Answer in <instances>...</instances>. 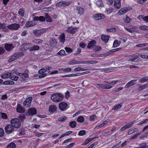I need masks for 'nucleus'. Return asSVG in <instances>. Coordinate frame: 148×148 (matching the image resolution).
Instances as JSON below:
<instances>
[{"label":"nucleus","instance_id":"f257e3e1","mask_svg":"<svg viewBox=\"0 0 148 148\" xmlns=\"http://www.w3.org/2000/svg\"><path fill=\"white\" fill-rule=\"evenodd\" d=\"M64 95L60 93H55L51 95V99L55 102H58L62 100Z\"/></svg>","mask_w":148,"mask_h":148},{"label":"nucleus","instance_id":"f03ea898","mask_svg":"<svg viewBox=\"0 0 148 148\" xmlns=\"http://www.w3.org/2000/svg\"><path fill=\"white\" fill-rule=\"evenodd\" d=\"M24 55L23 52H20L14 53L8 60L9 62H11L21 57Z\"/></svg>","mask_w":148,"mask_h":148},{"label":"nucleus","instance_id":"7ed1b4c3","mask_svg":"<svg viewBox=\"0 0 148 148\" xmlns=\"http://www.w3.org/2000/svg\"><path fill=\"white\" fill-rule=\"evenodd\" d=\"M10 122L12 126L15 128H19L21 125L20 121L17 118L12 119L11 120Z\"/></svg>","mask_w":148,"mask_h":148},{"label":"nucleus","instance_id":"20e7f679","mask_svg":"<svg viewBox=\"0 0 148 148\" xmlns=\"http://www.w3.org/2000/svg\"><path fill=\"white\" fill-rule=\"evenodd\" d=\"M68 104L65 102H61L58 105L59 109L62 111H66L69 108Z\"/></svg>","mask_w":148,"mask_h":148},{"label":"nucleus","instance_id":"39448f33","mask_svg":"<svg viewBox=\"0 0 148 148\" xmlns=\"http://www.w3.org/2000/svg\"><path fill=\"white\" fill-rule=\"evenodd\" d=\"M32 97H31L27 98L23 103V106L25 107H29L31 104V103L32 99Z\"/></svg>","mask_w":148,"mask_h":148},{"label":"nucleus","instance_id":"423d86ee","mask_svg":"<svg viewBox=\"0 0 148 148\" xmlns=\"http://www.w3.org/2000/svg\"><path fill=\"white\" fill-rule=\"evenodd\" d=\"M46 32V29H42L39 30H35L34 32L33 33L36 36L39 37Z\"/></svg>","mask_w":148,"mask_h":148},{"label":"nucleus","instance_id":"0eeeda50","mask_svg":"<svg viewBox=\"0 0 148 148\" xmlns=\"http://www.w3.org/2000/svg\"><path fill=\"white\" fill-rule=\"evenodd\" d=\"M37 111L34 108H29L27 112L26 113V115H34L36 114Z\"/></svg>","mask_w":148,"mask_h":148},{"label":"nucleus","instance_id":"6e6552de","mask_svg":"<svg viewBox=\"0 0 148 148\" xmlns=\"http://www.w3.org/2000/svg\"><path fill=\"white\" fill-rule=\"evenodd\" d=\"M14 130V127L10 124L7 125L5 128V131L7 133H11Z\"/></svg>","mask_w":148,"mask_h":148},{"label":"nucleus","instance_id":"1a4fd4ad","mask_svg":"<svg viewBox=\"0 0 148 148\" xmlns=\"http://www.w3.org/2000/svg\"><path fill=\"white\" fill-rule=\"evenodd\" d=\"M20 27L19 24L14 23L7 26V27L11 29H18Z\"/></svg>","mask_w":148,"mask_h":148},{"label":"nucleus","instance_id":"9d476101","mask_svg":"<svg viewBox=\"0 0 148 148\" xmlns=\"http://www.w3.org/2000/svg\"><path fill=\"white\" fill-rule=\"evenodd\" d=\"M77 28L76 27H69L66 29V31L70 34H73L77 32Z\"/></svg>","mask_w":148,"mask_h":148},{"label":"nucleus","instance_id":"9b49d317","mask_svg":"<svg viewBox=\"0 0 148 148\" xmlns=\"http://www.w3.org/2000/svg\"><path fill=\"white\" fill-rule=\"evenodd\" d=\"M93 17L95 20H99L104 18H105V16L103 14H98L93 15Z\"/></svg>","mask_w":148,"mask_h":148},{"label":"nucleus","instance_id":"f8f14e48","mask_svg":"<svg viewBox=\"0 0 148 148\" xmlns=\"http://www.w3.org/2000/svg\"><path fill=\"white\" fill-rule=\"evenodd\" d=\"M31 44L29 43H25L22 44L21 46V49L23 51H25L28 49H29V45H30Z\"/></svg>","mask_w":148,"mask_h":148},{"label":"nucleus","instance_id":"ddd939ff","mask_svg":"<svg viewBox=\"0 0 148 148\" xmlns=\"http://www.w3.org/2000/svg\"><path fill=\"white\" fill-rule=\"evenodd\" d=\"M36 23L34 21H27L26 22L25 26L26 27H29L35 25Z\"/></svg>","mask_w":148,"mask_h":148},{"label":"nucleus","instance_id":"4468645a","mask_svg":"<svg viewBox=\"0 0 148 148\" xmlns=\"http://www.w3.org/2000/svg\"><path fill=\"white\" fill-rule=\"evenodd\" d=\"M134 55L135 54H133L129 56L131 57L134 56V57L132 59H130L129 60V61L135 62H138V59H139V56H138V55L134 56Z\"/></svg>","mask_w":148,"mask_h":148},{"label":"nucleus","instance_id":"2eb2a0df","mask_svg":"<svg viewBox=\"0 0 148 148\" xmlns=\"http://www.w3.org/2000/svg\"><path fill=\"white\" fill-rule=\"evenodd\" d=\"M109 37L110 36L109 35H101V39L103 42L107 43L109 40Z\"/></svg>","mask_w":148,"mask_h":148},{"label":"nucleus","instance_id":"dca6fc26","mask_svg":"<svg viewBox=\"0 0 148 148\" xmlns=\"http://www.w3.org/2000/svg\"><path fill=\"white\" fill-rule=\"evenodd\" d=\"M76 10L78 14H79L80 15L83 14L84 12V9L80 6L77 7Z\"/></svg>","mask_w":148,"mask_h":148},{"label":"nucleus","instance_id":"f3484780","mask_svg":"<svg viewBox=\"0 0 148 148\" xmlns=\"http://www.w3.org/2000/svg\"><path fill=\"white\" fill-rule=\"evenodd\" d=\"M137 81V79L133 80L130 81L129 82H128L125 86L124 87L125 88H128L134 84L136 81Z\"/></svg>","mask_w":148,"mask_h":148},{"label":"nucleus","instance_id":"a211bd4d","mask_svg":"<svg viewBox=\"0 0 148 148\" xmlns=\"http://www.w3.org/2000/svg\"><path fill=\"white\" fill-rule=\"evenodd\" d=\"M121 0H114V8L119 9L121 6L120 3Z\"/></svg>","mask_w":148,"mask_h":148},{"label":"nucleus","instance_id":"6ab92c4d","mask_svg":"<svg viewBox=\"0 0 148 148\" xmlns=\"http://www.w3.org/2000/svg\"><path fill=\"white\" fill-rule=\"evenodd\" d=\"M14 47L12 44H5L4 47L5 49L8 51L11 50Z\"/></svg>","mask_w":148,"mask_h":148},{"label":"nucleus","instance_id":"aec40b11","mask_svg":"<svg viewBox=\"0 0 148 148\" xmlns=\"http://www.w3.org/2000/svg\"><path fill=\"white\" fill-rule=\"evenodd\" d=\"M96 43V41L95 40H91L88 43L87 47L88 48H93V46L95 45V44Z\"/></svg>","mask_w":148,"mask_h":148},{"label":"nucleus","instance_id":"412c9836","mask_svg":"<svg viewBox=\"0 0 148 148\" xmlns=\"http://www.w3.org/2000/svg\"><path fill=\"white\" fill-rule=\"evenodd\" d=\"M17 111L19 113H23L25 111V110L24 108L21 107L20 104L18 105L17 108Z\"/></svg>","mask_w":148,"mask_h":148},{"label":"nucleus","instance_id":"4be33fe9","mask_svg":"<svg viewBox=\"0 0 148 148\" xmlns=\"http://www.w3.org/2000/svg\"><path fill=\"white\" fill-rule=\"evenodd\" d=\"M3 31L7 32L8 29L6 28V25L5 23H1L0 22V29Z\"/></svg>","mask_w":148,"mask_h":148},{"label":"nucleus","instance_id":"5701e85b","mask_svg":"<svg viewBox=\"0 0 148 148\" xmlns=\"http://www.w3.org/2000/svg\"><path fill=\"white\" fill-rule=\"evenodd\" d=\"M57 107L55 105H51L49 106V111L51 112H53L56 110Z\"/></svg>","mask_w":148,"mask_h":148},{"label":"nucleus","instance_id":"b1692460","mask_svg":"<svg viewBox=\"0 0 148 148\" xmlns=\"http://www.w3.org/2000/svg\"><path fill=\"white\" fill-rule=\"evenodd\" d=\"M50 43L51 47H54L57 45V42L56 39L54 38L50 40Z\"/></svg>","mask_w":148,"mask_h":148},{"label":"nucleus","instance_id":"393cba45","mask_svg":"<svg viewBox=\"0 0 148 148\" xmlns=\"http://www.w3.org/2000/svg\"><path fill=\"white\" fill-rule=\"evenodd\" d=\"M40 49V47L39 46L37 45H34L33 46L29 48V50L31 51L38 50Z\"/></svg>","mask_w":148,"mask_h":148},{"label":"nucleus","instance_id":"a878e982","mask_svg":"<svg viewBox=\"0 0 148 148\" xmlns=\"http://www.w3.org/2000/svg\"><path fill=\"white\" fill-rule=\"evenodd\" d=\"M82 64H83V61H78L75 60H71L69 62V64L72 65Z\"/></svg>","mask_w":148,"mask_h":148},{"label":"nucleus","instance_id":"bb28decb","mask_svg":"<svg viewBox=\"0 0 148 148\" xmlns=\"http://www.w3.org/2000/svg\"><path fill=\"white\" fill-rule=\"evenodd\" d=\"M65 34L64 33H62L60 36L59 37V39L60 40V42L63 43L65 41Z\"/></svg>","mask_w":148,"mask_h":148},{"label":"nucleus","instance_id":"cd10ccee","mask_svg":"<svg viewBox=\"0 0 148 148\" xmlns=\"http://www.w3.org/2000/svg\"><path fill=\"white\" fill-rule=\"evenodd\" d=\"M123 105L122 103H121L119 104H118L115 106L113 107L112 110H116L121 108Z\"/></svg>","mask_w":148,"mask_h":148},{"label":"nucleus","instance_id":"c85d7f7f","mask_svg":"<svg viewBox=\"0 0 148 148\" xmlns=\"http://www.w3.org/2000/svg\"><path fill=\"white\" fill-rule=\"evenodd\" d=\"M97 62V61L93 60L88 61H83V64H96Z\"/></svg>","mask_w":148,"mask_h":148},{"label":"nucleus","instance_id":"c756f323","mask_svg":"<svg viewBox=\"0 0 148 148\" xmlns=\"http://www.w3.org/2000/svg\"><path fill=\"white\" fill-rule=\"evenodd\" d=\"M147 81H148V76H146L140 79L138 81V82L140 83H143Z\"/></svg>","mask_w":148,"mask_h":148},{"label":"nucleus","instance_id":"7c9ffc66","mask_svg":"<svg viewBox=\"0 0 148 148\" xmlns=\"http://www.w3.org/2000/svg\"><path fill=\"white\" fill-rule=\"evenodd\" d=\"M77 125V123L76 121H73L71 122L69 124V126L72 128H75Z\"/></svg>","mask_w":148,"mask_h":148},{"label":"nucleus","instance_id":"2f4dec72","mask_svg":"<svg viewBox=\"0 0 148 148\" xmlns=\"http://www.w3.org/2000/svg\"><path fill=\"white\" fill-rule=\"evenodd\" d=\"M43 41L42 40L40 39H35L32 42L38 44L40 43H42L43 42Z\"/></svg>","mask_w":148,"mask_h":148},{"label":"nucleus","instance_id":"473e14b6","mask_svg":"<svg viewBox=\"0 0 148 148\" xmlns=\"http://www.w3.org/2000/svg\"><path fill=\"white\" fill-rule=\"evenodd\" d=\"M128 11L127 9L126 8H122L119 12L121 14H123L126 12H127Z\"/></svg>","mask_w":148,"mask_h":148},{"label":"nucleus","instance_id":"72a5a7b5","mask_svg":"<svg viewBox=\"0 0 148 148\" xmlns=\"http://www.w3.org/2000/svg\"><path fill=\"white\" fill-rule=\"evenodd\" d=\"M45 20L47 22H51L52 20L49 16L47 14H46L45 16Z\"/></svg>","mask_w":148,"mask_h":148},{"label":"nucleus","instance_id":"f704fd0d","mask_svg":"<svg viewBox=\"0 0 148 148\" xmlns=\"http://www.w3.org/2000/svg\"><path fill=\"white\" fill-rule=\"evenodd\" d=\"M63 7L67 6L69 5L72 3L71 1H63Z\"/></svg>","mask_w":148,"mask_h":148},{"label":"nucleus","instance_id":"c9c22d12","mask_svg":"<svg viewBox=\"0 0 148 148\" xmlns=\"http://www.w3.org/2000/svg\"><path fill=\"white\" fill-rule=\"evenodd\" d=\"M16 147L15 144L13 142L11 143L7 146V148H15Z\"/></svg>","mask_w":148,"mask_h":148},{"label":"nucleus","instance_id":"e433bc0d","mask_svg":"<svg viewBox=\"0 0 148 148\" xmlns=\"http://www.w3.org/2000/svg\"><path fill=\"white\" fill-rule=\"evenodd\" d=\"M84 119V117L82 116H79L77 119V121L78 122L83 123Z\"/></svg>","mask_w":148,"mask_h":148},{"label":"nucleus","instance_id":"4c0bfd02","mask_svg":"<svg viewBox=\"0 0 148 148\" xmlns=\"http://www.w3.org/2000/svg\"><path fill=\"white\" fill-rule=\"evenodd\" d=\"M92 49L96 51H98L101 50V47L95 45V46H93Z\"/></svg>","mask_w":148,"mask_h":148},{"label":"nucleus","instance_id":"58836bf2","mask_svg":"<svg viewBox=\"0 0 148 148\" xmlns=\"http://www.w3.org/2000/svg\"><path fill=\"white\" fill-rule=\"evenodd\" d=\"M67 118L65 116H62L59 117L58 118V121H60L64 122L65 120L67 119Z\"/></svg>","mask_w":148,"mask_h":148},{"label":"nucleus","instance_id":"ea45409f","mask_svg":"<svg viewBox=\"0 0 148 148\" xmlns=\"http://www.w3.org/2000/svg\"><path fill=\"white\" fill-rule=\"evenodd\" d=\"M18 14L23 17L24 16V10L23 8L20 9L18 11Z\"/></svg>","mask_w":148,"mask_h":148},{"label":"nucleus","instance_id":"a19ab883","mask_svg":"<svg viewBox=\"0 0 148 148\" xmlns=\"http://www.w3.org/2000/svg\"><path fill=\"white\" fill-rule=\"evenodd\" d=\"M135 122V120H134L125 125V126L126 127L127 129L130 128L132 126Z\"/></svg>","mask_w":148,"mask_h":148},{"label":"nucleus","instance_id":"79ce46f5","mask_svg":"<svg viewBox=\"0 0 148 148\" xmlns=\"http://www.w3.org/2000/svg\"><path fill=\"white\" fill-rule=\"evenodd\" d=\"M96 4L99 7H102L103 6L102 1L101 0H98L96 1Z\"/></svg>","mask_w":148,"mask_h":148},{"label":"nucleus","instance_id":"37998d69","mask_svg":"<svg viewBox=\"0 0 148 148\" xmlns=\"http://www.w3.org/2000/svg\"><path fill=\"white\" fill-rule=\"evenodd\" d=\"M84 87L86 86L89 84V82L87 80H84L82 83Z\"/></svg>","mask_w":148,"mask_h":148},{"label":"nucleus","instance_id":"c03bdc74","mask_svg":"<svg viewBox=\"0 0 148 148\" xmlns=\"http://www.w3.org/2000/svg\"><path fill=\"white\" fill-rule=\"evenodd\" d=\"M147 122H148V119H146L144 121L138 123H137V125H142L144 124H146Z\"/></svg>","mask_w":148,"mask_h":148},{"label":"nucleus","instance_id":"a18cd8bd","mask_svg":"<svg viewBox=\"0 0 148 148\" xmlns=\"http://www.w3.org/2000/svg\"><path fill=\"white\" fill-rule=\"evenodd\" d=\"M65 52L64 50H61L57 53V54L62 56L65 55Z\"/></svg>","mask_w":148,"mask_h":148},{"label":"nucleus","instance_id":"49530a36","mask_svg":"<svg viewBox=\"0 0 148 148\" xmlns=\"http://www.w3.org/2000/svg\"><path fill=\"white\" fill-rule=\"evenodd\" d=\"M10 75L11 79L13 80L16 81L18 78V76L14 75H11L10 73Z\"/></svg>","mask_w":148,"mask_h":148},{"label":"nucleus","instance_id":"de8ad7c7","mask_svg":"<svg viewBox=\"0 0 148 148\" xmlns=\"http://www.w3.org/2000/svg\"><path fill=\"white\" fill-rule=\"evenodd\" d=\"M139 29L143 30H148V26H141L139 27Z\"/></svg>","mask_w":148,"mask_h":148},{"label":"nucleus","instance_id":"09e8293b","mask_svg":"<svg viewBox=\"0 0 148 148\" xmlns=\"http://www.w3.org/2000/svg\"><path fill=\"white\" fill-rule=\"evenodd\" d=\"M9 77V75L8 73H4L1 75V77L3 79L8 78Z\"/></svg>","mask_w":148,"mask_h":148},{"label":"nucleus","instance_id":"8fccbe9b","mask_svg":"<svg viewBox=\"0 0 148 148\" xmlns=\"http://www.w3.org/2000/svg\"><path fill=\"white\" fill-rule=\"evenodd\" d=\"M86 134V131L84 130L80 131L78 133V135L80 136H82Z\"/></svg>","mask_w":148,"mask_h":148},{"label":"nucleus","instance_id":"3c124183","mask_svg":"<svg viewBox=\"0 0 148 148\" xmlns=\"http://www.w3.org/2000/svg\"><path fill=\"white\" fill-rule=\"evenodd\" d=\"M19 131V135L20 136L23 135L25 134V129L24 128L20 129Z\"/></svg>","mask_w":148,"mask_h":148},{"label":"nucleus","instance_id":"603ef678","mask_svg":"<svg viewBox=\"0 0 148 148\" xmlns=\"http://www.w3.org/2000/svg\"><path fill=\"white\" fill-rule=\"evenodd\" d=\"M119 45L118 43V41L117 40H115L113 44V47H116Z\"/></svg>","mask_w":148,"mask_h":148},{"label":"nucleus","instance_id":"864d4df0","mask_svg":"<svg viewBox=\"0 0 148 148\" xmlns=\"http://www.w3.org/2000/svg\"><path fill=\"white\" fill-rule=\"evenodd\" d=\"M139 146L140 148H148V145H146V143H145L140 144Z\"/></svg>","mask_w":148,"mask_h":148},{"label":"nucleus","instance_id":"5fc2aeb1","mask_svg":"<svg viewBox=\"0 0 148 148\" xmlns=\"http://www.w3.org/2000/svg\"><path fill=\"white\" fill-rule=\"evenodd\" d=\"M139 56H140L141 58L143 59H148V56L146 55H143L141 54H138Z\"/></svg>","mask_w":148,"mask_h":148},{"label":"nucleus","instance_id":"6e6d98bb","mask_svg":"<svg viewBox=\"0 0 148 148\" xmlns=\"http://www.w3.org/2000/svg\"><path fill=\"white\" fill-rule=\"evenodd\" d=\"M46 71V70L45 68H42L38 71V73L40 74H43Z\"/></svg>","mask_w":148,"mask_h":148},{"label":"nucleus","instance_id":"4d7b16f0","mask_svg":"<svg viewBox=\"0 0 148 148\" xmlns=\"http://www.w3.org/2000/svg\"><path fill=\"white\" fill-rule=\"evenodd\" d=\"M116 29L115 27H113L111 29H106V31L107 32H114L116 31Z\"/></svg>","mask_w":148,"mask_h":148},{"label":"nucleus","instance_id":"13d9d810","mask_svg":"<svg viewBox=\"0 0 148 148\" xmlns=\"http://www.w3.org/2000/svg\"><path fill=\"white\" fill-rule=\"evenodd\" d=\"M132 19L129 18L128 16H126L125 20H124V22L125 23H129L130 22Z\"/></svg>","mask_w":148,"mask_h":148},{"label":"nucleus","instance_id":"bf43d9fd","mask_svg":"<svg viewBox=\"0 0 148 148\" xmlns=\"http://www.w3.org/2000/svg\"><path fill=\"white\" fill-rule=\"evenodd\" d=\"M90 141L89 140V138L87 139L83 143L82 145H85L88 143L90 142Z\"/></svg>","mask_w":148,"mask_h":148},{"label":"nucleus","instance_id":"052dcab7","mask_svg":"<svg viewBox=\"0 0 148 148\" xmlns=\"http://www.w3.org/2000/svg\"><path fill=\"white\" fill-rule=\"evenodd\" d=\"M65 49L67 52L70 53L72 51V49L69 47H66L65 48Z\"/></svg>","mask_w":148,"mask_h":148},{"label":"nucleus","instance_id":"680f3d73","mask_svg":"<svg viewBox=\"0 0 148 148\" xmlns=\"http://www.w3.org/2000/svg\"><path fill=\"white\" fill-rule=\"evenodd\" d=\"M1 113V117L3 119H7V116L6 114L4 113Z\"/></svg>","mask_w":148,"mask_h":148},{"label":"nucleus","instance_id":"e2e57ef3","mask_svg":"<svg viewBox=\"0 0 148 148\" xmlns=\"http://www.w3.org/2000/svg\"><path fill=\"white\" fill-rule=\"evenodd\" d=\"M79 45L82 48H84L86 46V45L84 43L81 42L79 43Z\"/></svg>","mask_w":148,"mask_h":148},{"label":"nucleus","instance_id":"0e129e2a","mask_svg":"<svg viewBox=\"0 0 148 148\" xmlns=\"http://www.w3.org/2000/svg\"><path fill=\"white\" fill-rule=\"evenodd\" d=\"M5 51L4 49L2 47H0V54L1 55Z\"/></svg>","mask_w":148,"mask_h":148},{"label":"nucleus","instance_id":"69168bd1","mask_svg":"<svg viewBox=\"0 0 148 148\" xmlns=\"http://www.w3.org/2000/svg\"><path fill=\"white\" fill-rule=\"evenodd\" d=\"M105 12L107 14H109L112 12V10H110L109 8H107L106 9Z\"/></svg>","mask_w":148,"mask_h":148},{"label":"nucleus","instance_id":"338daca9","mask_svg":"<svg viewBox=\"0 0 148 148\" xmlns=\"http://www.w3.org/2000/svg\"><path fill=\"white\" fill-rule=\"evenodd\" d=\"M4 132L3 130L0 128V137L2 136L4 134Z\"/></svg>","mask_w":148,"mask_h":148},{"label":"nucleus","instance_id":"774afa93","mask_svg":"<svg viewBox=\"0 0 148 148\" xmlns=\"http://www.w3.org/2000/svg\"><path fill=\"white\" fill-rule=\"evenodd\" d=\"M75 144V143H70L69 145H68L66 146V148H70L72 147Z\"/></svg>","mask_w":148,"mask_h":148}]
</instances>
